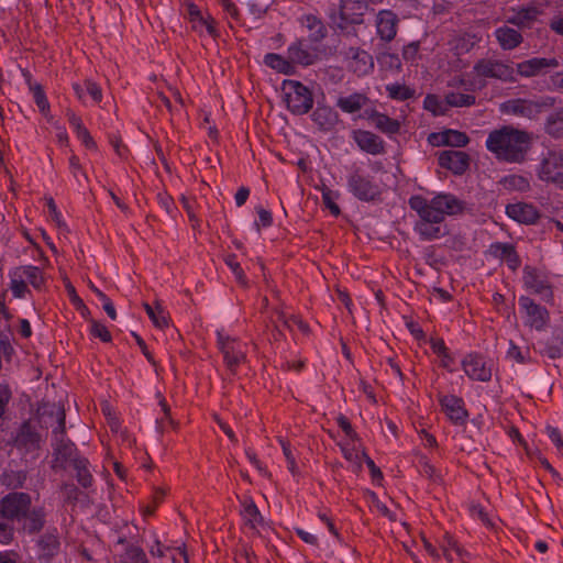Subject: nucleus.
<instances>
[{
  "instance_id": "obj_59",
  "label": "nucleus",
  "mask_w": 563,
  "mask_h": 563,
  "mask_svg": "<svg viewBox=\"0 0 563 563\" xmlns=\"http://www.w3.org/2000/svg\"><path fill=\"white\" fill-rule=\"evenodd\" d=\"M336 421H338V424L342 428V430L346 434V437H349L351 440H356L357 439V434L353 430V428H352L350 421L347 420V418H345L344 416L341 415V416H339L336 418Z\"/></svg>"
},
{
  "instance_id": "obj_15",
  "label": "nucleus",
  "mask_w": 563,
  "mask_h": 563,
  "mask_svg": "<svg viewBox=\"0 0 563 563\" xmlns=\"http://www.w3.org/2000/svg\"><path fill=\"white\" fill-rule=\"evenodd\" d=\"M41 419L53 431H65V410L59 404H45L41 408Z\"/></svg>"
},
{
  "instance_id": "obj_50",
  "label": "nucleus",
  "mask_w": 563,
  "mask_h": 563,
  "mask_svg": "<svg viewBox=\"0 0 563 563\" xmlns=\"http://www.w3.org/2000/svg\"><path fill=\"white\" fill-rule=\"evenodd\" d=\"M446 136L448 146L462 147L470 142V139L465 133L455 130H446Z\"/></svg>"
},
{
  "instance_id": "obj_45",
  "label": "nucleus",
  "mask_w": 563,
  "mask_h": 563,
  "mask_svg": "<svg viewBox=\"0 0 563 563\" xmlns=\"http://www.w3.org/2000/svg\"><path fill=\"white\" fill-rule=\"evenodd\" d=\"M475 96L461 92H449L445 96V102L449 107H470L475 103Z\"/></svg>"
},
{
  "instance_id": "obj_40",
  "label": "nucleus",
  "mask_w": 563,
  "mask_h": 563,
  "mask_svg": "<svg viewBox=\"0 0 563 563\" xmlns=\"http://www.w3.org/2000/svg\"><path fill=\"white\" fill-rule=\"evenodd\" d=\"M544 353L550 358H558L563 355V331L555 330L551 338V341L548 343L544 349Z\"/></svg>"
},
{
  "instance_id": "obj_52",
  "label": "nucleus",
  "mask_w": 563,
  "mask_h": 563,
  "mask_svg": "<svg viewBox=\"0 0 563 563\" xmlns=\"http://www.w3.org/2000/svg\"><path fill=\"white\" fill-rule=\"evenodd\" d=\"M279 443L282 445L283 453H284V455L286 457L289 472L292 475H297L298 474V466H297L296 460H295V457H294V455L291 453L289 443L284 441L283 439H279Z\"/></svg>"
},
{
  "instance_id": "obj_32",
  "label": "nucleus",
  "mask_w": 563,
  "mask_h": 563,
  "mask_svg": "<svg viewBox=\"0 0 563 563\" xmlns=\"http://www.w3.org/2000/svg\"><path fill=\"white\" fill-rule=\"evenodd\" d=\"M302 25L309 30L312 42H320L327 36V27L316 15L307 14L302 18Z\"/></svg>"
},
{
  "instance_id": "obj_22",
  "label": "nucleus",
  "mask_w": 563,
  "mask_h": 563,
  "mask_svg": "<svg viewBox=\"0 0 563 563\" xmlns=\"http://www.w3.org/2000/svg\"><path fill=\"white\" fill-rule=\"evenodd\" d=\"M507 214L522 223H534L539 218L537 209L532 205L519 202L507 206Z\"/></svg>"
},
{
  "instance_id": "obj_19",
  "label": "nucleus",
  "mask_w": 563,
  "mask_h": 563,
  "mask_svg": "<svg viewBox=\"0 0 563 563\" xmlns=\"http://www.w3.org/2000/svg\"><path fill=\"white\" fill-rule=\"evenodd\" d=\"M397 15L388 10H383L377 14V33L384 41H391L397 33Z\"/></svg>"
},
{
  "instance_id": "obj_12",
  "label": "nucleus",
  "mask_w": 563,
  "mask_h": 563,
  "mask_svg": "<svg viewBox=\"0 0 563 563\" xmlns=\"http://www.w3.org/2000/svg\"><path fill=\"white\" fill-rule=\"evenodd\" d=\"M468 162V155L461 151L448 150L439 155V165L456 175H461L467 169Z\"/></svg>"
},
{
  "instance_id": "obj_8",
  "label": "nucleus",
  "mask_w": 563,
  "mask_h": 563,
  "mask_svg": "<svg viewBox=\"0 0 563 563\" xmlns=\"http://www.w3.org/2000/svg\"><path fill=\"white\" fill-rule=\"evenodd\" d=\"M31 507V497L25 493H10L0 501V510L10 517V520L21 521L25 511Z\"/></svg>"
},
{
  "instance_id": "obj_2",
  "label": "nucleus",
  "mask_w": 563,
  "mask_h": 563,
  "mask_svg": "<svg viewBox=\"0 0 563 563\" xmlns=\"http://www.w3.org/2000/svg\"><path fill=\"white\" fill-rule=\"evenodd\" d=\"M555 104V99L549 96L536 99H512L503 103L501 110L507 114L534 120Z\"/></svg>"
},
{
  "instance_id": "obj_14",
  "label": "nucleus",
  "mask_w": 563,
  "mask_h": 563,
  "mask_svg": "<svg viewBox=\"0 0 563 563\" xmlns=\"http://www.w3.org/2000/svg\"><path fill=\"white\" fill-rule=\"evenodd\" d=\"M559 62L555 58H531L517 64V74L522 77H533L544 73L548 68H556Z\"/></svg>"
},
{
  "instance_id": "obj_62",
  "label": "nucleus",
  "mask_w": 563,
  "mask_h": 563,
  "mask_svg": "<svg viewBox=\"0 0 563 563\" xmlns=\"http://www.w3.org/2000/svg\"><path fill=\"white\" fill-rule=\"evenodd\" d=\"M85 85H86V89H87L88 93L91 96V98L95 101L100 102L102 99V92H101L100 87L91 80H86Z\"/></svg>"
},
{
  "instance_id": "obj_1",
  "label": "nucleus",
  "mask_w": 563,
  "mask_h": 563,
  "mask_svg": "<svg viewBox=\"0 0 563 563\" xmlns=\"http://www.w3.org/2000/svg\"><path fill=\"white\" fill-rule=\"evenodd\" d=\"M531 144L532 134L516 129L512 125H504L493 130L486 140L487 150L498 161L510 164H521L525 162Z\"/></svg>"
},
{
  "instance_id": "obj_56",
  "label": "nucleus",
  "mask_w": 563,
  "mask_h": 563,
  "mask_svg": "<svg viewBox=\"0 0 563 563\" xmlns=\"http://www.w3.org/2000/svg\"><path fill=\"white\" fill-rule=\"evenodd\" d=\"M528 355V351L522 352L517 345H515L512 342L510 343L509 350L507 352V357L510 360L516 361L519 364H522L526 362Z\"/></svg>"
},
{
  "instance_id": "obj_7",
  "label": "nucleus",
  "mask_w": 563,
  "mask_h": 563,
  "mask_svg": "<svg viewBox=\"0 0 563 563\" xmlns=\"http://www.w3.org/2000/svg\"><path fill=\"white\" fill-rule=\"evenodd\" d=\"M519 305L525 311V323L526 325L542 331L549 323V312L544 307L537 305L528 296H521L519 298Z\"/></svg>"
},
{
  "instance_id": "obj_33",
  "label": "nucleus",
  "mask_w": 563,
  "mask_h": 563,
  "mask_svg": "<svg viewBox=\"0 0 563 563\" xmlns=\"http://www.w3.org/2000/svg\"><path fill=\"white\" fill-rule=\"evenodd\" d=\"M367 97L362 93H353L347 97H340L336 106L346 113H354L361 110L367 102Z\"/></svg>"
},
{
  "instance_id": "obj_21",
  "label": "nucleus",
  "mask_w": 563,
  "mask_h": 563,
  "mask_svg": "<svg viewBox=\"0 0 563 563\" xmlns=\"http://www.w3.org/2000/svg\"><path fill=\"white\" fill-rule=\"evenodd\" d=\"M367 120L382 133L387 135L397 134L400 130L398 120L389 118L387 114L377 112L375 110L365 112Z\"/></svg>"
},
{
  "instance_id": "obj_9",
  "label": "nucleus",
  "mask_w": 563,
  "mask_h": 563,
  "mask_svg": "<svg viewBox=\"0 0 563 563\" xmlns=\"http://www.w3.org/2000/svg\"><path fill=\"white\" fill-rule=\"evenodd\" d=\"M54 450V467H65L67 463L74 464V459H79L75 453L74 444L66 439L65 431L54 430L52 439Z\"/></svg>"
},
{
  "instance_id": "obj_38",
  "label": "nucleus",
  "mask_w": 563,
  "mask_h": 563,
  "mask_svg": "<svg viewBox=\"0 0 563 563\" xmlns=\"http://www.w3.org/2000/svg\"><path fill=\"white\" fill-rule=\"evenodd\" d=\"M38 549L42 556L52 558L59 549V540L53 533H46L38 540Z\"/></svg>"
},
{
  "instance_id": "obj_55",
  "label": "nucleus",
  "mask_w": 563,
  "mask_h": 563,
  "mask_svg": "<svg viewBox=\"0 0 563 563\" xmlns=\"http://www.w3.org/2000/svg\"><path fill=\"white\" fill-rule=\"evenodd\" d=\"M470 511L473 517H477L481 521H483L486 526L493 527V522L488 518L487 512L479 504H471Z\"/></svg>"
},
{
  "instance_id": "obj_43",
  "label": "nucleus",
  "mask_w": 563,
  "mask_h": 563,
  "mask_svg": "<svg viewBox=\"0 0 563 563\" xmlns=\"http://www.w3.org/2000/svg\"><path fill=\"white\" fill-rule=\"evenodd\" d=\"M186 10L192 29L195 31L202 32L203 25L208 21L209 16H203L199 8L194 3H188Z\"/></svg>"
},
{
  "instance_id": "obj_63",
  "label": "nucleus",
  "mask_w": 563,
  "mask_h": 563,
  "mask_svg": "<svg viewBox=\"0 0 563 563\" xmlns=\"http://www.w3.org/2000/svg\"><path fill=\"white\" fill-rule=\"evenodd\" d=\"M547 433L559 450L563 449V437L554 427H547Z\"/></svg>"
},
{
  "instance_id": "obj_34",
  "label": "nucleus",
  "mask_w": 563,
  "mask_h": 563,
  "mask_svg": "<svg viewBox=\"0 0 563 563\" xmlns=\"http://www.w3.org/2000/svg\"><path fill=\"white\" fill-rule=\"evenodd\" d=\"M69 123L77 132V136L82 141L86 147L96 148V142L90 135L89 131L82 125L81 119L77 117L73 111L67 112Z\"/></svg>"
},
{
  "instance_id": "obj_35",
  "label": "nucleus",
  "mask_w": 563,
  "mask_h": 563,
  "mask_svg": "<svg viewBox=\"0 0 563 563\" xmlns=\"http://www.w3.org/2000/svg\"><path fill=\"white\" fill-rule=\"evenodd\" d=\"M264 63L271 67L272 69L277 70L278 73L289 75L294 71V66L290 59L284 58L283 56L274 53H269L265 55Z\"/></svg>"
},
{
  "instance_id": "obj_49",
  "label": "nucleus",
  "mask_w": 563,
  "mask_h": 563,
  "mask_svg": "<svg viewBox=\"0 0 563 563\" xmlns=\"http://www.w3.org/2000/svg\"><path fill=\"white\" fill-rule=\"evenodd\" d=\"M424 109L431 111L433 114H444L448 110L446 103L443 104L442 101L434 95H428L424 99Z\"/></svg>"
},
{
  "instance_id": "obj_48",
  "label": "nucleus",
  "mask_w": 563,
  "mask_h": 563,
  "mask_svg": "<svg viewBox=\"0 0 563 563\" xmlns=\"http://www.w3.org/2000/svg\"><path fill=\"white\" fill-rule=\"evenodd\" d=\"M121 563H148L144 551L137 547H130L121 556Z\"/></svg>"
},
{
  "instance_id": "obj_47",
  "label": "nucleus",
  "mask_w": 563,
  "mask_h": 563,
  "mask_svg": "<svg viewBox=\"0 0 563 563\" xmlns=\"http://www.w3.org/2000/svg\"><path fill=\"white\" fill-rule=\"evenodd\" d=\"M14 534V526L10 520V517H7L0 510V543L7 544L12 541Z\"/></svg>"
},
{
  "instance_id": "obj_11",
  "label": "nucleus",
  "mask_w": 563,
  "mask_h": 563,
  "mask_svg": "<svg viewBox=\"0 0 563 563\" xmlns=\"http://www.w3.org/2000/svg\"><path fill=\"white\" fill-rule=\"evenodd\" d=\"M341 54L349 60V68L357 76L367 75L374 68L373 57L360 47H347Z\"/></svg>"
},
{
  "instance_id": "obj_30",
  "label": "nucleus",
  "mask_w": 563,
  "mask_h": 563,
  "mask_svg": "<svg viewBox=\"0 0 563 563\" xmlns=\"http://www.w3.org/2000/svg\"><path fill=\"white\" fill-rule=\"evenodd\" d=\"M41 441V435L27 423L22 426L15 439L16 444L25 448L26 450H34L38 448Z\"/></svg>"
},
{
  "instance_id": "obj_17",
  "label": "nucleus",
  "mask_w": 563,
  "mask_h": 563,
  "mask_svg": "<svg viewBox=\"0 0 563 563\" xmlns=\"http://www.w3.org/2000/svg\"><path fill=\"white\" fill-rule=\"evenodd\" d=\"M410 208L418 212L420 221L442 223L443 216L427 199L415 196L409 200Z\"/></svg>"
},
{
  "instance_id": "obj_23",
  "label": "nucleus",
  "mask_w": 563,
  "mask_h": 563,
  "mask_svg": "<svg viewBox=\"0 0 563 563\" xmlns=\"http://www.w3.org/2000/svg\"><path fill=\"white\" fill-rule=\"evenodd\" d=\"M430 202L443 216L456 214L462 211V202L453 195L441 194L433 197Z\"/></svg>"
},
{
  "instance_id": "obj_20",
  "label": "nucleus",
  "mask_w": 563,
  "mask_h": 563,
  "mask_svg": "<svg viewBox=\"0 0 563 563\" xmlns=\"http://www.w3.org/2000/svg\"><path fill=\"white\" fill-rule=\"evenodd\" d=\"M560 166H563V161L561 158V152L559 153H549L547 157H544L540 164L538 176L541 180L552 183V180L561 173L559 169Z\"/></svg>"
},
{
  "instance_id": "obj_51",
  "label": "nucleus",
  "mask_w": 563,
  "mask_h": 563,
  "mask_svg": "<svg viewBox=\"0 0 563 563\" xmlns=\"http://www.w3.org/2000/svg\"><path fill=\"white\" fill-rule=\"evenodd\" d=\"M515 250V246L508 243H494L489 247V253L501 261H504L510 252Z\"/></svg>"
},
{
  "instance_id": "obj_58",
  "label": "nucleus",
  "mask_w": 563,
  "mask_h": 563,
  "mask_svg": "<svg viewBox=\"0 0 563 563\" xmlns=\"http://www.w3.org/2000/svg\"><path fill=\"white\" fill-rule=\"evenodd\" d=\"M372 503L373 505L377 508V510L386 516L389 520L391 521H395L396 520V516L394 512H391L388 507L383 503L380 501L377 496L375 494H372Z\"/></svg>"
},
{
  "instance_id": "obj_61",
  "label": "nucleus",
  "mask_w": 563,
  "mask_h": 563,
  "mask_svg": "<svg viewBox=\"0 0 563 563\" xmlns=\"http://www.w3.org/2000/svg\"><path fill=\"white\" fill-rule=\"evenodd\" d=\"M342 453L349 462L354 463L357 468H361L362 454H358L354 449H349L346 446H342Z\"/></svg>"
},
{
  "instance_id": "obj_57",
  "label": "nucleus",
  "mask_w": 563,
  "mask_h": 563,
  "mask_svg": "<svg viewBox=\"0 0 563 563\" xmlns=\"http://www.w3.org/2000/svg\"><path fill=\"white\" fill-rule=\"evenodd\" d=\"M322 201L324 206L330 210L333 216L340 214L339 206L333 201L332 191L330 189H324L322 192Z\"/></svg>"
},
{
  "instance_id": "obj_54",
  "label": "nucleus",
  "mask_w": 563,
  "mask_h": 563,
  "mask_svg": "<svg viewBox=\"0 0 563 563\" xmlns=\"http://www.w3.org/2000/svg\"><path fill=\"white\" fill-rule=\"evenodd\" d=\"M441 548H442L443 554L448 561H452L451 551H455L459 555L462 554V550L457 545L456 541L450 536L445 537L444 542L442 543Z\"/></svg>"
},
{
  "instance_id": "obj_25",
  "label": "nucleus",
  "mask_w": 563,
  "mask_h": 563,
  "mask_svg": "<svg viewBox=\"0 0 563 563\" xmlns=\"http://www.w3.org/2000/svg\"><path fill=\"white\" fill-rule=\"evenodd\" d=\"M240 514L244 520V523L253 530H257L265 523L261 511L251 498L244 499L242 501V509Z\"/></svg>"
},
{
  "instance_id": "obj_39",
  "label": "nucleus",
  "mask_w": 563,
  "mask_h": 563,
  "mask_svg": "<svg viewBox=\"0 0 563 563\" xmlns=\"http://www.w3.org/2000/svg\"><path fill=\"white\" fill-rule=\"evenodd\" d=\"M73 466L76 471V478L78 483L85 488L90 487L92 484V475L88 470V461L82 457L74 459Z\"/></svg>"
},
{
  "instance_id": "obj_41",
  "label": "nucleus",
  "mask_w": 563,
  "mask_h": 563,
  "mask_svg": "<svg viewBox=\"0 0 563 563\" xmlns=\"http://www.w3.org/2000/svg\"><path fill=\"white\" fill-rule=\"evenodd\" d=\"M476 41L477 40L474 35L465 33L456 35L452 41V45L456 55H462L470 52L476 44Z\"/></svg>"
},
{
  "instance_id": "obj_28",
  "label": "nucleus",
  "mask_w": 563,
  "mask_h": 563,
  "mask_svg": "<svg viewBox=\"0 0 563 563\" xmlns=\"http://www.w3.org/2000/svg\"><path fill=\"white\" fill-rule=\"evenodd\" d=\"M512 12L514 14L508 16L507 22L519 27L529 26L540 14V10L533 5L520 8L518 10L512 9Z\"/></svg>"
},
{
  "instance_id": "obj_26",
  "label": "nucleus",
  "mask_w": 563,
  "mask_h": 563,
  "mask_svg": "<svg viewBox=\"0 0 563 563\" xmlns=\"http://www.w3.org/2000/svg\"><path fill=\"white\" fill-rule=\"evenodd\" d=\"M311 117L322 131H331L339 122L338 113L329 107H317Z\"/></svg>"
},
{
  "instance_id": "obj_31",
  "label": "nucleus",
  "mask_w": 563,
  "mask_h": 563,
  "mask_svg": "<svg viewBox=\"0 0 563 563\" xmlns=\"http://www.w3.org/2000/svg\"><path fill=\"white\" fill-rule=\"evenodd\" d=\"M44 517L45 514L42 508L34 507L31 509L30 507L21 520L23 521V529L31 533L37 532L44 526Z\"/></svg>"
},
{
  "instance_id": "obj_6",
  "label": "nucleus",
  "mask_w": 563,
  "mask_h": 563,
  "mask_svg": "<svg viewBox=\"0 0 563 563\" xmlns=\"http://www.w3.org/2000/svg\"><path fill=\"white\" fill-rule=\"evenodd\" d=\"M349 188L353 195L363 201H373L380 195V189L373 179L358 168L349 177Z\"/></svg>"
},
{
  "instance_id": "obj_16",
  "label": "nucleus",
  "mask_w": 563,
  "mask_h": 563,
  "mask_svg": "<svg viewBox=\"0 0 563 563\" xmlns=\"http://www.w3.org/2000/svg\"><path fill=\"white\" fill-rule=\"evenodd\" d=\"M353 139L360 148L368 154L379 155L385 152L384 141L378 135L369 131H354Z\"/></svg>"
},
{
  "instance_id": "obj_46",
  "label": "nucleus",
  "mask_w": 563,
  "mask_h": 563,
  "mask_svg": "<svg viewBox=\"0 0 563 563\" xmlns=\"http://www.w3.org/2000/svg\"><path fill=\"white\" fill-rule=\"evenodd\" d=\"M386 91L391 99L395 100H408L413 97L415 90L410 89L406 85L391 84L386 86Z\"/></svg>"
},
{
  "instance_id": "obj_24",
  "label": "nucleus",
  "mask_w": 563,
  "mask_h": 563,
  "mask_svg": "<svg viewBox=\"0 0 563 563\" xmlns=\"http://www.w3.org/2000/svg\"><path fill=\"white\" fill-rule=\"evenodd\" d=\"M441 405L450 418L456 424H462L466 417L467 412L462 406V400L455 396H444L441 398Z\"/></svg>"
},
{
  "instance_id": "obj_64",
  "label": "nucleus",
  "mask_w": 563,
  "mask_h": 563,
  "mask_svg": "<svg viewBox=\"0 0 563 563\" xmlns=\"http://www.w3.org/2000/svg\"><path fill=\"white\" fill-rule=\"evenodd\" d=\"M429 291L433 298H437L441 301H448L452 297L451 291L449 289L438 286H433L432 289Z\"/></svg>"
},
{
  "instance_id": "obj_44",
  "label": "nucleus",
  "mask_w": 563,
  "mask_h": 563,
  "mask_svg": "<svg viewBox=\"0 0 563 563\" xmlns=\"http://www.w3.org/2000/svg\"><path fill=\"white\" fill-rule=\"evenodd\" d=\"M143 306L155 327L163 329L168 325V318L159 303L154 308L146 302Z\"/></svg>"
},
{
  "instance_id": "obj_13",
  "label": "nucleus",
  "mask_w": 563,
  "mask_h": 563,
  "mask_svg": "<svg viewBox=\"0 0 563 563\" xmlns=\"http://www.w3.org/2000/svg\"><path fill=\"white\" fill-rule=\"evenodd\" d=\"M462 365L465 374L472 379L488 382L492 377L490 367L481 356L470 354L464 358Z\"/></svg>"
},
{
  "instance_id": "obj_53",
  "label": "nucleus",
  "mask_w": 563,
  "mask_h": 563,
  "mask_svg": "<svg viewBox=\"0 0 563 563\" xmlns=\"http://www.w3.org/2000/svg\"><path fill=\"white\" fill-rule=\"evenodd\" d=\"M90 332L93 336L99 338L103 342L111 341V334L108 329L98 321H91Z\"/></svg>"
},
{
  "instance_id": "obj_27",
  "label": "nucleus",
  "mask_w": 563,
  "mask_h": 563,
  "mask_svg": "<svg viewBox=\"0 0 563 563\" xmlns=\"http://www.w3.org/2000/svg\"><path fill=\"white\" fill-rule=\"evenodd\" d=\"M496 40L503 49H514L522 42V35L515 29L501 26L495 31Z\"/></svg>"
},
{
  "instance_id": "obj_36",
  "label": "nucleus",
  "mask_w": 563,
  "mask_h": 563,
  "mask_svg": "<svg viewBox=\"0 0 563 563\" xmlns=\"http://www.w3.org/2000/svg\"><path fill=\"white\" fill-rule=\"evenodd\" d=\"M415 230L419 233L423 240H433L440 238L443 232L441 223H433L427 221H418L415 225Z\"/></svg>"
},
{
  "instance_id": "obj_37",
  "label": "nucleus",
  "mask_w": 563,
  "mask_h": 563,
  "mask_svg": "<svg viewBox=\"0 0 563 563\" xmlns=\"http://www.w3.org/2000/svg\"><path fill=\"white\" fill-rule=\"evenodd\" d=\"M545 131L552 137H563V108L548 117Z\"/></svg>"
},
{
  "instance_id": "obj_10",
  "label": "nucleus",
  "mask_w": 563,
  "mask_h": 563,
  "mask_svg": "<svg viewBox=\"0 0 563 563\" xmlns=\"http://www.w3.org/2000/svg\"><path fill=\"white\" fill-rule=\"evenodd\" d=\"M218 343L227 366L231 372L245 360V351L243 350L242 343L229 336H223L220 332L218 333Z\"/></svg>"
},
{
  "instance_id": "obj_4",
  "label": "nucleus",
  "mask_w": 563,
  "mask_h": 563,
  "mask_svg": "<svg viewBox=\"0 0 563 563\" xmlns=\"http://www.w3.org/2000/svg\"><path fill=\"white\" fill-rule=\"evenodd\" d=\"M473 70L481 78H493L505 82L517 80L514 67L500 59L482 58L475 63Z\"/></svg>"
},
{
  "instance_id": "obj_29",
  "label": "nucleus",
  "mask_w": 563,
  "mask_h": 563,
  "mask_svg": "<svg viewBox=\"0 0 563 563\" xmlns=\"http://www.w3.org/2000/svg\"><path fill=\"white\" fill-rule=\"evenodd\" d=\"M22 74H23V77L25 78V81H26V85L29 86L30 91L33 93L34 101H35L36 106L38 107L40 111L44 115H47V113L49 111V103L47 101V98L45 96L43 87L40 84L32 81V76H31L30 71L22 70Z\"/></svg>"
},
{
  "instance_id": "obj_5",
  "label": "nucleus",
  "mask_w": 563,
  "mask_h": 563,
  "mask_svg": "<svg viewBox=\"0 0 563 563\" xmlns=\"http://www.w3.org/2000/svg\"><path fill=\"white\" fill-rule=\"evenodd\" d=\"M284 89L287 108L294 114H305L312 108V95L301 82L290 80Z\"/></svg>"
},
{
  "instance_id": "obj_18",
  "label": "nucleus",
  "mask_w": 563,
  "mask_h": 563,
  "mask_svg": "<svg viewBox=\"0 0 563 563\" xmlns=\"http://www.w3.org/2000/svg\"><path fill=\"white\" fill-rule=\"evenodd\" d=\"M288 58L291 64L309 66L317 60L318 55L313 49H310L303 41L298 40L289 46Z\"/></svg>"
},
{
  "instance_id": "obj_3",
  "label": "nucleus",
  "mask_w": 563,
  "mask_h": 563,
  "mask_svg": "<svg viewBox=\"0 0 563 563\" xmlns=\"http://www.w3.org/2000/svg\"><path fill=\"white\" fill-rule=\"evenodd\" d=\"M367 11V4L363 0H341L338 10L330 13V20L339 29H345L349 24H360Z\"/></svg>"
},
{
  "instance_id": "obj_60",
  "label": "nucleus",
  "mask_w": 563,
  "mask_h": 563,
  "mask_svg": "<svg viewBox=\"0 0 563 563\" xmlns=\"http://www.w3.org/2000/svg\"><path fill=\"white\" fill-rule=\"evenodd\" d=\"M93 288V291L102 299L103 301V309L104 311L107 312V314L112 319L114 320L117 318V312H115V309L112 305V302L110 301V299H108L106 297L104 294H102L99 289H97L96 287H92Z\"/></svg>"
},
{
  "instance_id": "obj_42",
  "label": "nucleus",
  "mask_w": 563,
  "mask_h": 563,
  "mask_svg": "<svg viewBox=\"0 0 563 563\" xmlns=\"http://www.w3.org/2000/svg\"><path fill=\"white\" fill-rule=\"evenodd\" d=\"M36 279H44L40 268L35 266H25L16 268L12 282H34Z\"/></svg>"
}]
</instances>
